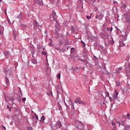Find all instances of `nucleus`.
<instances>
[{
    "label": "nucleus",
    "mask_w": 130,
    "mask_h": 130,
    "mask_svg": "<svg viewBox=\"0 0 130 130\" xmlns=\"http://www.w3.org/2000/svg\"><path fill=\"white\" fill-rule=\"evenodd\" d=\"M116 123L117 124H118V126H119L120 130L122 129V127L124 126L125 121H120V122L118 121H116Z\"/></svg>",
    "instance_id": "obj_1"
},
{
    "label": "nucleus",
    "mask_w": 130,
    "mask_h": 130,
    "mask_svg": "<svg viewBox=\"0 0 130 130\" xmlns=\"http://www.w3.org/2000/svg\"><path fill=\"white\" fill-rule=\"evenodd\" d=\"M34 3L38 4H40L41 6L43 5V1L41 0H35Z\"/></svg>",
    "instance_id": "obj_2"
},
{
    "label": "nucleus",
    "mask_w": 130,
    "mask_h": 130,
    "mask_svg": "<svg viewBox=\"0 0 130 130\" xmlns=\"http://www.w3.org/2000/svg\"><path fill=\"white\" fill-rule=\"evenodd\" d=\"M55 16H56V13H55V11H53L52 13V15H51V20H53L56 19V18L55 17Z\"/></svg>",
    "instance_id": "obj_3"
},
{
    "label": "nucleus",
    "mask_w": 130,
    "mask_h": 130,
    "mask_svg": "<svg viewBox=\"0 0 130 130\" xmlns=\"http://www.w3.org/2000/svg\"><path fill=\"white\" fill-rule=\"evenodd\" d=\"M124 15L125 16L127 22H129L130 21V14L127 13V14H124Z\"/></svg>",
    "instance_id": "obj_4"
},
{
    "label": "nucleus",
    "mask_w": 130,
    "mask_h": 130,
    "mask_svg": "<svg viewBox=\"0 0 130 130\" xmlns=\"http://www.w3.org/2000/svg\"><path fill=\"white\" fill-rule=\"evenodd\" d=\"M122 71V68H121V67H120V68L117 69L116 74H118V75H119V74H120V73H121Z\"/></svg>",
    "instance_id": "obj_5"
},
{
    "label": "nucleus",
    "mask_w": 130,
    "mask_h": 130,
    "mask_svg": "<svg viewBox=\"0 0 130 130\" xmlns=\"http://www.w3.org/2000/svg\"><path fill=\"white\" fill-rule=\"evenodd\" d=\"M57 128H60L62 126L60 121H58L56 123Z\"/></svg>",
    "instance_id": "obj_6"
},
{
    "label": "nucleus",
    "mask_w": 130,
    "mask_h": 130,
    "mask_svg": "<svg viewBox=\"0 0 130 130\" xmlns=\"http://www.w3.org/2000/svg\"><path fill=\"white\" fill-rule=\"evenodd\" d=\"M4 54L5 56V57H6L7 59H8L9 58V55L10 54V53L9 51H5L4 52Z\"/></svg>",
    "instance_id": "obj_7"
},
{
    "label": "nucleus",
    "mask_w": 130,
    "mask_h": 130,
    "mask_svg": "<svg viewBox=\"0 0 130 130\" xmlns=\"http://www.w3.org/2000/svg\"><path fill=\"white\" fill-rule=\"evenodd\" d=\"M117 96H118V92H117V90L115 91V94L114 95V98L116 100L118 99Z\"/></svg>",
    "instance_id": "obj_8"
},
{
    "label": "nucleus",
    "mask_w": 130,
    "mask_h": 130,
    "mask_svg": "<svg viewBox=\"0 0 130 130\" xmlns=\"http://www.w3.org/2000/svg\"><path fill=\"white\" fill-rule=\"evenodd\" d=\"M69 102L70 103V104H71V106L72 107V109H73V110H74L75 109V107H74V104L73 103V101L71 100H70Z\"/></svg>",
    "instance_id": "obj_9"
},
{
    "label": "nucleus",
    "mask_w": 130,
    "mask_h": 130,
    "mask_svg": "<svg viewBox=\"0 0 130 130\" xmlns=\"http://www.w3.org/2000/svg\"><path fill=\"white\" fill-rule=\"evenodd\" d=\"M38 25V22H37V21H36L35 20V21L34 22V26L36 27H37Z\"/></svg>",
    "instance_id": "obj_10"
},
{
    "label": "nucleus",
    "mask_w": 130,
    "mask_h": 130,
    "mask_svg": "<svg viewBox=\"0 0 130 130\" xmlns=\"http://www.w3.org/2000/svg\"><path fill=\"white\" fill-rule=\"evenodd\" d=\"M112 125L113 127H114V128H116V123H115V122H113V121H112Z\"/></svg>",
    "instance_id": "obj_11"
},
{
    "label": "nucleus",
    "mask_w": 130,
    "mask_h": 130,
    "mask_svg": "<svg viewBox=\"0 0 130 130\" xmlns=\"http://www.w3.org/2000/svg\"><path fill=\"white\" fill-rule=\"evenodd\" d=\"M6 83L8 84L9 83V79L7 77H5Z\"/></svg>",
    "instance_id": "obj_12"
},
{
    "label": "nucleus",
    "mask_w": 130,
    "mask_h": 130,
    "mask_svg": "<svg viewBox=\"0 0 130 130\" xmlns=\"http://www.w3.org/2000/svg\"><path fill=\"white\" fill-rule=\"evenodd\" d=\"M101 36L102 39H104L106 37V34H101Z\"/></svg>",
    "instance_id": "obj_13"
},
{
    "label": "nucleus",
    "mask_w": 130,
    "mask_h": 130,
    "mask_svg": "<svg viewBox=\"0 0 130 130\" xmlns=\"http://www.w3.org/2000/svg\"><path fill=\"white\" fill-rule=\"evenodd\" d=\"M83 56L84 57H87V55L86 54L85 52H83L82 53Z\"/></svg>",
    "instance_id": "obj_14"
},
{
    "label": "nucleus",
    "mask_w": 130,
    "mask_h": 130,
    "mask_svg": "<svg viewBox=\"0 0 130 130\" xmlns=\"http://www.w3.org/2000/svg\"><path fill=\"white\" fill-rule=\"evenodd\" d=\"M130 126L129 125H126L124 126V130H128V128H129Z\"/></svg>",
    "instance_id": "obj_15"
},
{
    "label": "nucleus",
    "mask_w": 130,
    "mask_h": 130,
    "mask_svg": "<svg viewBox=\"0 0 130 130\" xmlns=\"http://www.w3.org/2000/svg\"><path fill=\"white\" fill-rule=\"evenodd\" d=\"M120 46H121V47L124 46H125L124 43L120 42Z\"/></svg>",
    "instance_id": "obj_16"
},
{
    "label": "nucleus",
    "mask_w": 130,
    "mask_h": 130,
    "mask_svg": "<svg viewBox=\"0 0 130 130\" xmlns=\"http://www.w3.org/2000/svg\"><path fill=\"white\" fill-rule=\"evenodd\" d=\"M119 86H120V83L119 82V81H117L116 82V86L119 87Z\"/></svg>",
    "instance_id": "obj_17"
},
{
    "label": "nucleus",
    "mask_w": 130,
    "mask_h": 130,
    "mask_svg": "<svg viewBox=\"0 0 130 130\" xmlns=\"http://www.w3.org/2000/svg\"><path fill=\"white\" fill-rule=\"evenodd\" d=\"M79 104L80 105H81V104L84 105V104H85V102H83V101H79Z\"/></svg>",
    "instance_id": "obj_18"
},
{
    "label": "nucleus",
    "mask_w": 130,
    "mask_h": 130,
    "mask_svg": "<svg viewBox=\"0 0 130 130\" xmlns=\"http://www.w3.org/2000/svg\"><path fill=\"white\" fill-rule=\"evenodd\" d=\"M105 95H106L105 98H106L107 97H110L109 93H106Z\"/></svg>",
    "instance_id": "obj_19"
},
{
    "label": "nucleus",
    "mask_w": 130,
    "mask_h": 130,
    "mask_svg": "<svg viewBox=\"0 0 130 130\" xmlns=\"http://www.w3.org/2000/svg\"><path fill=\"white\" fill-rule=\"evenodd\" d=\"M35 120H36V123H37V120H38V117L37 115H36Z\"/></svg>",
    "instance_id": "obj_20"
},
{
    "label": "nucleus",
    "mask_w": 130,
    "mask_h": 130,
    "mask_svg": "<svg viewBox=\"0 0 130 130\" xmlns=\"http://www.w3.org/2000/svg\"><path fill=\"white\" fill-rule=\"evenodd\" d=\"M60 76H61L60 74L59 73V74L57 75V78H58L59 79H60Z\"/></svg>",
    "instance_id": "obj_21"
},
{
    "label": "nucleus",
    "mask_w": 130,
    "mask_h": 130,
    "mask_svg": "<svg viewBox=\"0 0 130 130\" xmlns=\"http://www.w3.org/2000/svg\"><path fill=\"white\" fill-rule=\"evenodd\" d=\"M41 119L43 121H44V120H45V117H44V116H43L42 117H41Z\"/></svg>",
    "instance_id": "obj_22"
},
{
    "label": "nucleus",
    "mask_w": 130,
    "mask_h": 130,
    "mask_svg": "<svg viewBox=\"0 0 130 130\" xmlns=\"http://www.w3.org/2000/svg\"><path fill=\"white\" fill-rule=\"evenodd\" d=\"M86 18L87 19H91V16H89V15H87L86 16Z\"/></svg>",
    "instance_id": "obj_23"
},
{
    "label": "nucleus",
    "mask_w": 130,
    "mask_h": 130,
    "mask_svg": "<svg viewBox=\"0 0 130 130\" xmlns=\"http://www.w3.org/2000/svg\"><path fill=\"white\" fill-rule=\"evenodd\" d=\"M81 126H82V128L80 129H81L82 130H83L85 128V126L84 125L82 124Z\"/></svg>",
    "instance_id": "obj_24"
},
{
    "label": "nucleus",
    "mask_w": 130,
    "mask_h": 130,
    "mask_svg": "<svg viewBox=\"0 0 130 130\" xmlns=\"http://www.w3.org/2000/svg\"><path fill=\"white\" fill-rule=\"evenodd\" d=\"M80 61H83V62H84L85 63H86V61H87V60H85V59L83 60V59H80Z\"/></svg>",
    "instance_id": "obj_25"
},
{
    "label": "nucleus",
    "mask_w": 130,
    "mask_h": 130,
    "mask_svg": "<svg viewBox=\"0 0 130 130\" xmlns=\"http://www.w3.org/2000/svg\"><path fill=\"white\" fill-rule=\"evenodd\" d=\"M22 101V102H25L26 101V98H23Z\"/></svg>",
    "instance_id": "obj_26"
},
{
    "label": "nucleus",
    "mask_w": 130,
    "mask_h": 130,
    "mask_svg": "<svg viewBox=\"0 0 130 130\" xmlns=\"http://www.w3.org/2000/svg\"><path fill=\"white\" fill-rule=\"evenodd\" d=\"M93 59L94 60H98V57H96L95 56H93Z\"/></svg>",
    "instance_id": "obj_27"
},
{
    "label": "nucleus",
    "mask_w": 130,
    "mask_h": 130,
    "mask_svg": "<svg viewBox=\"0 0 130 130\" xmlns=\"http://www.w3.org/2000/svg\"><path fill=\"white\" fill-rule=\"evenodd\" d=\"M32 62L34 64H36L37 63V61L35 59L32 60Z\"/></svg>",
    "instance_id": "obj_28"
},
{
    "label": "nucleus",
    "mask_w": 130,
    "mask_h": 130,
    "mask_svg": "<svg viewBox=\"0 0 130 130\" xmlns=\"http://www.w3.org/2000/svg\"><path fill=\"white\" fill-rule=\"evenodd\" d=\"M75 48H71V52H75Z\"/></svg>",
    "instance_id": "obj_29"
},
{
    "label": "nucleus",
    "mask_w": 130,
    "mask_h": 130,
    "mask_svg": "<svg viewBox=\"0 0 130 130\" xmlns=\"http://www.w3.org/2000/svg\"><path fill=\"white\" fill-rule=\"evenodd\" d=\"M10 100L12 101H14L15 100V99L13 97H12V98H10Z\"/></svg>",
    "instance_id": "obj_30"
},
{
    "label": "nucleus",
    "mask_w": 130,
    "mask_h": 130,
    "mask_svg": "<svg viewBox=\"0 0 130 130\" xmlns=\"http://www.w3.org/2000/svg\"><path fill=\"white\" fill-rule=\"evenodd\" d=\"M99 15H96L95 16V19H99Z\"/></svg>",
    "instance_id": "obj_31"
},
{
    "label": "nucleus",
    "mask_w": 130,
    "mask_h": 130,
    "mask_svg": "<svg viewBox=\"0 0 130 130\" xmlns=\"http://www.w3.org/2000/svg\"><path fill=\"white\" fill-rule=\"evenodd\" d=\"M110 101L112 102L113 101V99L111 97L109 96Z\"/></svg>",
    "instance_id": "obj_32"
},
{
    "label": "nucleus",
    "mask_w": 130,
    "mask_h": 130,
    "mask_svg": "<svg viewBox=\"0 0 130 130\" xmlns=\"http://www.w3.org/2000/svg\"><path fill=\"white\" fill-rule=\"evenodd\" d=\"M27 129H28V130H32V127H27Z\"/></svg>",
    "instance_id": "obj_33"
},
{
    "label": "nucleus",
    "mask_w": 130,
    "mask_h": 130,
    "mask_svg": "<svg viewBox=\"0 0 130 130\" xmlns=\"http://www.w3.org/2000/svg\"><path fill=\"white\" fill-rule=\"evenodd\" d=\"M75 103L77 104L78 103H79V100H76Z\"/></svg>",
    "instance_id": "obj_34"
},
{
    "label": "nucleus",
    "mask_w": 130,
    "mask_h": 130,
    "mask_svg": "<svg viewBox=\"0 0 130 130\" xmlns=\"http://www.w3.org/2000/svg\"><path fill=\"white\" fill-rule=\"evenodd\" d=\"M42 54H43V55H46V53L45 52H43Z\"/></svg>",
    "instance_id": "obj_35"
},
{
    "label": "nucleus",
    "mask_w": 130,
    "mask_h": 130,
    "mask_svg": "<svg viewBox=\"0 0 130 130\" xmlns=\"http://www.w3.org/2000/svg\"><path fill=\"white\" fill-rule=\"evenodd\" d=\"M18 100H19V101H21V96H18Z\"/></svg>",
    "instance_id": "obj_36"
},
{
    "label": "nucleus",
    "mask_w": 130,
    "mask_h": 130,
    "mask_svg": "<svg viewBox=\"0 0 130 130\" xmlns=\"http://www.w3.org/2000/svg\"><path fill=\"white\" fill-rule=\"evenodd\" d=\"M7 108L8 109H11V108L10 107V106L9 105H8L7 106Z\"/></svg>",
    "instance_id": "obj_37"
},
{
    "label": "nucleus",
    "mask_w": 130,
    "mask_h": 130,
    "mask_svg": "<svg viewBox=\"0 0 130 130\" xmlns=\"http://www.w3.org/2000/svg\"><path fill=\"white\" fill-rule=\"evenodd\" d=\"M107 29L108 31H110V28L109 27H107Z\"/></svg>",
    "instance_id": "obj_38"
},
{
    "label": "nucleus",
    "mask_w": 130,
    "mask_h": 130,
    "mask_svg": "<svg viewBox=\"0 0 130 130\" xmlns=\"http://www.w3.org/2000/svg\"><path fill=\"white\" fill-rule=\"evenodd\" d=\"M85 46H86L85 44H82V47H85Z\"/></svg>",
    "instance_id": "obj_39"
},
{
    "label": "nucleus",
    "mask_w": 130,
    "mask_h": 130,
    "mask_svg": "<svg viewBox=\"0 0 130 130\" xmlns=\"http://www.w3.org/2000/svg\"><path fill=\"white\" fill-rule=\"evenodd\" d=\"M123 8H126V5L125 4L123 5Z\"/></svg>",
    "instance_id": "obj_40"
},
{
    "label": "nucleus",
    "mask_w": 130,
    "mask_h": 130,
    "mask_svg": "<svg viewBox=\"0 0 130 130\" xmlns=\"http://www.w3.org/2000/svg\"><path fill=\"white\" fill-rule=\"evenodd\" d=\"M112 30H113V28L111 27V28H110V31H112Z\"/></svg>",
    "instance_id": "obj_41"
},
{
    "label": "nucleus",
    "mask_w": 130,
    "mask_h": 130,
    "mask_svg": "<svg viewBox=\"0 0 130 130\" xmlns=\"http://www.w3.org/2000/svg\"><path fill=\"white\" fill-rule=\"evenodd\" d=\"M81 43L82 44H85V43L83 42L82 41H81Z\"/></svg>",
    "instance_id": "obj_42"
},
{
    "label": "nucleus",
    "mask_w": 130,
    "mask_h": 130,
    "mask_svg": "<svg viewBox=\"0 0 130 130\" xmlns=\"http://www.w3.org/2000/svg\"><path fill=\"white\" fill-rule=\"evenodd\" d=\"M127 116L129 117V114H128V113L127 114Z\"/></svg>",
    "instance_id": "obj_43"
},
{
    "label": "nucleus",
    "mask_w": 130,
    "mask_h": 130,
    "mask_svg": "<svg viewBox=\"0 0 130 130\" xmlns=\"http://www.w3.org/2000/svg\"><path fill=\"white\" fill-rule=\"evenodd\" d=\"M3 127L5 128L4 130H6V128L4 125H3Z\"/></svg>",
    "instance_id": "obj_44"
},
{
    "label": "nucleus",
    "mask_w": 130,
    "mask_h": 130,
    "mask_svg": "<svg viewBox=\"0 0 130 130\" xmlns=\"http://www.w3.org/2000/svg\"><path fill=\"white\" fill-rule=\"evenodd\" d=\"M116 3V2H115V1H114V2H113V4H115Z\"/></svg>",
    "instance_id": "obj_45"
},
{
    "label": "nucleus",
    "mask_w": 130,
    "mask_h": 130,
    "mask_svg": "<svg viewBox=\"0 0 130 130\" xmlns=\"http://www.w3.org/2000/svg\"><path fill=\"white\" fill-rule=\"evenodd\" d=\"M9 111H11L12 110H11V108H10L9 110Z\"/></svg>",
    "instance_id": "obj_46"
},
{
    "label": "nucleus",
    "mask_w": 130,
    "mask_h": 130,
    "mask_svg": "<svg viewBox=\"0 0 130 130\" xmlns=\"http://www.w3.org/2000/svg\"><path fill=\"white\" fill-rule=\"evenodd\" d=\"M32 118L34 119L35 118V117H34V116H32Z\"/></svg>",
    "instance_id": "obj_47"
},
{
    "label": "nucleus",
    "mask_w": 130,
    "mask_h": 130,
    "mask_svg": "<svg viewBox=\"0 0 130 130\" xmlns=\"http://www.w3.org/2000/svg\"><path fill=\"white\" fill-rule=\"evenodd\" d=\"M2 0H0V2H2Z\"/></svg>",
    "instance_id": "obj_48"
},
{
    "label": "nucleus",
    "mask_w": 130,
    "mask_h": 130,
    "mask_svg": "<svg viewBox=\"0 0 130 130\" xmlns=\"http://www.w3.org/2000/svg\"><path fill=\"white\" fill-rule=\"evenodd\" d=\"M6 75H8V73H6Z\"/></svg>",
    "instance_id": "obj_49"
},
{
    "label": "nucleus",
    "mask_w": 130,
    "mask_h": 130,
    "mask_svg": "<svg viewBox=\"0 0 130 130\" xmlns=\"http://www.w3.org/2000/svg\"><path fill=\"white\" fill-rule=\"evenodd\" d=\"M126 40V38H125V40Z\"/></svg>",
    "instance_id": "obj_50"
},
{
    "label": "nucleus",
    "mask_w": 130,
    "mask_h": 130,
    "mask_svg": "<svg viewBox=\"0 0 130 130\" xmlns=\"http://www.w3.org/2000/svg\"><path fill=\"white\" fill-rule=\"evenodd\" d=\"M50 45H51V44L50 43Z\"/></svg>",
    "instance_id": "obj_51"
}]
</instances>
